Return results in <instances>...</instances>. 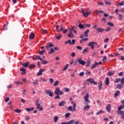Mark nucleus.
<instances>
[{"label": "nucleus", "instance_id": "aec40b11", "mask_svg": "<svg viewBox=\"0 0 124 124\" xmlns=\"http://www.w3.org/2000/svg\"><path fill=\"white\" fill-rule=\"evenodd\" d=\"M110 83V81H109V78L107 77L106 78V81H105V84L107 85V86H108L109 84Z\"/></svg>", "mask_w": 124, "mask_h": 124}, {"label": "nucleus", "instance_id": "ddd939ff", "mask_svg": "<svg viewBox=\"0 0 124 124\" xmlns=\"http://www.w3.org/2000/svg\"><path fill=\"white\" fill-rule=\"evenodd\" d=\"M96 30V31H97L98 32H101V33L103 32L104 31H105L104 29L101 28H98Z\"/></svg>", "mask_w": 124, "mask_h": 124}, {"label": "nucleus", "instance_id": "423d86ee", "mask_svg": "<svg viewBox=\"0 0 124 124\" xmlns=\"http://www.w3.org/2000/svg\"><path fill=\"white\" fill-rule=\"evenodd\" d=\"M46 94H48L49 96L51 97H53V94H54V93L51 91V90H46Z\"/></svg>", "mask_w": 124, "mask_h": 124}, {"label": "nucleus", "instance_id": "cd10ccee", "mask_svg": "<svg viewBox=\"0 0 124 124\" xmlns=\"http://www.w3.org/2000/svg\"><path fill=\"white\" fill-rule=\"evenodd\" d=\"M65 103V101H62L59 104V105L60 106H64Z\"/></svg>", "mask_w": 124, "mask_h": 124}, {"label": "nucleus", "instance_id": "9d476101", "mask_svg": "<svg viewBox=\"0 0 124 124\" xmlns=\"http://www.w3.org/2000/svg\"><path fill=\"white\" fill-rule=\"evenodd\" d=\"M117 114H118V115H121V118L122 119H124V111H119V112H117Z\"/></svg>", "mask_w": 124, "mask_h": 124}, {"label": "nucleus", "instance_id": "a19ab883", "mask_svg": "<svg viewBox=\"0 0 124 124\" xmlns=\"http://www.w3.org/2000/svg\"><path fill=\"white\" fill-rule=\"evenodd\" d=\"M54 52H55V50L53 48H50V51L48 52V53L49 54H53V53H54Z\"/></svg>", "mask_w": 124, "mask_h": 124}, {"label": "nucleus", "instance_id": "774afa93", "mask_svg": "<svg viewBox=\"0 0 124 124\" xmlns=\"http://www.w3.org/2000/svg\"><path fill=\"white\" fill-rule=\"evenodd\" d=\"M77 49H78V50H82V47H81L80 46H77Z\"/></svg>", "mask_w": 124, "mask_h": 124}, {"label": "nucleus", "instance_id": "6e6d98bb", "mask_svg": "<svg viewBox=\"0 0 124 124\" xmlns=\"http://www.w3.org/2000/svg\"><path fill=\"white\" fill-rule=\"evenodd\" d=\"M120 81H121V78H116L114 81V83H119Z\"/></svg>", "mask_w": 124, "mask_h": 124}, {"label": "nucleus", "instance_id": "c03bdc74", "mask_svg": "<svg viewBox=\"0 0 124 124\" xmlns=\"http://www.w3.org/2000/svg\"><path fill=\"white\" fill-rule=\"evenodd\" d=\"M118 5H119V6H123L124 5V1L121 2L120 3L118 4Z\"/></svg>", "mask_w": 124, "mask_h": 124}, {"label": "nucleus", "instance_id": "13d9d810", "mask_svg": "<svg viewBox=\"0 0 124 124\" xmlns=\"http://www.w3.org/2000/svg\"><path fill=\"white\" fill-rule=\"evenodd\" d=\"M107 61V57L106 56H104L102 60V62H106Z\"/></svg>", "mask_w": 124, "mask_h": 124}, {"label": "nucleus", "instance_id": "ea45409f", "mask_svg": "<svg viewBox=\"0 0 124 124\" xmlns=\"http://www.w3.org/2000/svg\"><path fill=\"white\" fill-rule=\"evenodd\" d=\"M44 53H45V50H44V49H42V51H39V55H43V54H44Z\"/></svg>", "mask_w": 124, "mask_h": 124}, {"label": "nucleus", "instance_id": "de8ad7c7", "mask_svg": "<svg viewBox=\"0 0 124 124\" xmlns=\"http://www.w3.org/2000/svg\"><path fill=\"white\" fill-rule=\"evenodd\" d=\"M15 112H16V113H21V109L19 108L15 109Z\"/></svg>", "mask_w": 124, "mask_h": 124}, {"label": "nucleus", "instance_id": "603ef678", "mask_svg": "<svg viewBox=\"0 0 124 124\" xmlns=\"http://www.w3.org/2000/svg\"><path fill=\"white\" fill-rule=\"evenodd\" d=\"M95 67H96V64L95 63L93 64L92 66L91 67V69H93V68H95Z\"/></svg>", "mask_w": 124, "mask_h": 124}, {"label": "nucleus", "instance_id": "39448f33", "mask_svg": "<svg viewBox=\"0 0 124 124\" xmlns=\"http://www.w3.org/2000/svg\"><path fill=\"white\" fill-rule=\"evenodd\" d=\"M54 47V45L52 44L51 42H49L47 44L46 46V49H50V48H53Z\"/></svg>", "mask_w": 124, "mask_h": 124}, {"label": "nucleus", "instance_id": "338daca9", "mask_svg": "<svg viewBox=\"0 0 124 124\" xmlns=\"http://www.w3.org/2000/svg\"><path fill=\"white\" fill-rule=\"evenodd\" d=\"M120 81L121 84H124V78H122Z\"/></svg>", "mask_w": 124, "mask_h": 124}, {"label": "nucleus", "instance_id": "6e6552de", "mask_svg": "<svg viewBox=\"0 0 124 124\" xmlns=\"http://www.w3.org/2000/svg\"><path fill=\"white\" fill-rule=\"evenodd\" d=\"M68 30L70 31H74V33H77V31H76L77 29L76 27H73L71 28H69Z\"/></svg>", "mask_w": 124, "mask_h": 124}, {"label": "nucleus", "instance_id": "5fc2aeb1", "mask_svg": "<svg viewBox=\"0 0 124 124\" xmlns=\"http://www.w3.org/2000/svg\"><path fill=\"white\" fill-rule=\"evenodd\" d=\"M49 83L50 84H53V83H54V79H53V78H49Z\"/></svg>", "mask_w": 124, "mask_h": 124}, {"label": "nucleus", "instance_id": "bf43d9fd", "mask_svg": "<svg viewBox=\"0 0 124 124\" xmlns=\"http://www.w3.org/2000/svg\"><path fill=\"white\" fill-rule=\"evenodd\" d=\"M108 41H109V38H106L104 40V42L105 43H107V42H108Z\"/></svg>", "mask_w": 124, "mask_h": 124}, {"label": "nucleus", "instance_id": "0eeeda50", "mask_svg": "<svg viewBox=\"0 0 124 124\" xmlns=\"http://www.w3.org/2000/svg\"><path fill=\"white\" fill-rule=\"evenodd\" d=\"M78 62L79 64H81L82 65H85L86 63V62L81 59H78Z\"/></svg>", "mask_w": 124, "mask_h": 124}, {"label": "nucleus", "instance_id": "8fccbe9b", "mask_svg": "<svg viewBox=\"0 0 124 124\" xmlns=\"http://www.w3.org/2000/svg\"><path fill=\"white\" fill-rule=\"evenodd\" d=\"M90 64H91V61H88L87 62V64L86 65V67H89V66H90Z\"/></svg>", "mask_w": 124, "mask_h": 124}, {"label": "nucleus", "instance_id": "864d4df0", "mask_svg": "<svg viewBox=\"0 0 124 124\" xmlns=\"http://www.w3.org/2000/svg\"><path fill=\"white\" fill-rule=\"evenodd\" d=\"M102 113H103V110H101L98 111L96 114V115H99V114H102Z\"/></svg>", "mask_w": 124, "mask_h": 124}, {"label": "nucleus", "instance_id": "e2e57ef3", "mask_svg": "<svg viewBox=\"0 0 124 124\" xmlns=\"http://www.w3.org/2000/svg\"><path fill=\"white\" fill-rule=\"evenodd\" d=\"M118 15L119 16V20L123 19V16L121 14H119Z\"/></svg>", "mask_w": 124, "mask_h": 124}, {"label": "nucleus", "instance_id": "680f3d73", "mask_svg": "<svg viewBox=\"0 0 124 124\" xmlns=\"http://www.w3.org/2000/svg\"><path fill=\"white\" fill-rule=\"evenodd\" d=\"M95 63L96 64V65H99V64H101V63H102V62H95Z\"/></svg>", "mask_w": 124, "mask_h": 124}, {"label": "nucleus", "instance_id": "c85d7f7f", "mask_svg": "<svg viewBox=\"0 0 124 124\" xmlns=\"http://www.w3.org/2000/svg\"><path fill=\"white\" fill-rule=\"evenodd\" d=\"M116 88L119 89H122V88H124V85L122 84H117Z\"/></svg>", "mask_w": 124, "mask_h": 124}, {"label": "nucleus", "instance_id": "bb28decb", "mask_svg": "<svg viewBox=\"0 0 124 124\" xmlns=\"http://www.w3.org/2000/svg\"><path fill=\"white\" fill-rule=\"evenodd\" d=\"M83 15L84 17H85V18H87V17H88V16H89V12L84 13L83 14Z\"/></svg>", "mask_w": 124, "mask_h": 124}, {"label": "nucleus", "instance_id": "f03ea898", "mask_svg": "<svg viewBox=\"0 0 124 124\" xmlns=\"http://www.w3.org/2000/svg\"><path fill=\"white\" fill-rule=\"evenodd\" d=\"M87 81L90 83V84H93V85H97V82L94 81L93 78H88L87 79Z\"/></svg>", "mask_w": 124, "mask_h": 124}, {"label": "nucleus", "instance_id": "4be33fe9", "mask_svg": "<svg viewBox=\"0 0 124 124\" xmlns=\"http://www.w3.org/2000/svg\"><path fill=\"white\" fill-rule=\"evenodd\" d=\"M124 108H123V106H120L118 108V111L117 113H119V112H122V111L121 110H123Z\"/></svg>", "mask_w": 124, "mask_h": 124}, {"label": "nucleus", "instance_id": "6ab92c4d", "mask_svg": "<svg viewBox=\"0 0 124 124\" xmlns=\"http://www.w3.org/2000/svg\"><path fill=\"white\" fill-rule=\"evenodd\" d=\"M26 111H27V112H31V111L34 110V108H27L26 109Z\"/></svg>", "mask_w": 124, "mask_h": 124}, {"label": "nucleus", "instance_id": "f3484780", "mask_svg": "<svg viewBox=\"0 0 124 124\" xmlns=\"http://www.w3.org/2000/svg\"><path fill=\"white\" fill-rule=\"evenodd\" d=\"M68 37L71 38L72 37H74V34L72 33V31H70L68 34Z\"/></svg>", "mask_w": 124, "mask_h": 124}, {"label": "nucleus", "instance_id": "2eb2a0df", "mask_svg": "<svg viewBox=\"0 0 124 124\" xmlns=\"http://www.w3.org/2000/svg\"><path fill=\"white\" fill-rule=\"evenodd\" d=\"M21 65L24 66V67H28L29 65H30V62H26L24 63H21Z\"/></svg>", "mask_w": 124, "mask_h": 124}, {"label": "nucleus", "instance_id": "69168bd1", "mask_svg": "<svg viewBox=\"0 0 124 124\" xmlns=\"http://www.w3.org/2000/svg\"><path fill=\"white\" fill-rule=\"evenodd\" d=\"M84 27H86L87 28H91V25L86 24L84 25Z\"/></svg>", "mask_w": 124, "mask_h": 124}, {"label": "nucleus", "instance_id": "58836bf2", "mask_svg": "<svg viewBox=\"0 0 124 124\" xmlns=\"http://www.w3.org/2000/svg\"><path fill=\"white\" fill-rule=\"evenodd\" d=\"M58 120H59V117L58 116H55L54 118V123H57L58 122Z\"/></svg>", "mask_w": 124, "mask_h": 124}, {"label": "nucleus", "instance_id": "2f4dec72", "mask_svg": "<svg viewBox=\"0 0 124 124\" xmlns=\"http://www.w3.org/2000/svg\"><path fill=\"white\" fill-rule=\"evenodd\" d=\"M68 66H69V64H67L63 68L62 71H64L65 70H66V69L68 68Z\"/></svg>", "mask_w": 124, "mask_h": 124}, {"label": "nucleus", "instance_id": "7ed1b4c3", "mask_svg": "<svg viewBox=\"0 0 124 124\" xmlns=\"http://www.w3.org/2000/svg\"><path fill=\"white\" fill-rule=\"evenodd\" d=\"M94 44L95 45H97V43L94 42H90L88 44V46H90V47H91V48L92 49V50H93L94 49V48L93 47V46H94Z\"/></svg>", "mask_w": 124, "mask_h": 124}, {"label": "nucleus", "instance_id": "09e8293b", "mask_svg": "<svg viewBox=\"0 0 124 124\" xmlns=\"http://www.w3.org/2000/svg\"><path fill=\"white\" fill-rule=\"evenodd\" d=\"M108 26H110V27H114V26H115L112 22H108Z\"/></svg>", "mask_w": 124, "mask_h": 124}, {"label": "nucleus", "instance_id": "dca6fc26", "mask_svg": "<svg viewBox=\"0 0 124 124\" xmlns=\"http://www.w3.org/2000/svg\"><path fill=\"white\" fill-rule=\"evenodd\" d=\"M34 36H35L34 33L31 32L29 35V38L31 40L33 39V38H34Z\"/></svg>", "mask_w": 124, "mask_h": 124}, {"label": "nucleus", "instance_id": "4c0bfd02", "mask_svg": "<svg viewBox=\"0 0 124 124\" xmlns=\"http://www.w3.org/2000/svg\"><path fill=\"white\" fill-rule=\"evenodd\" d=\"M34 67H35V65H34V64H31L29 66L30 69H32V68H34Z\"/></svg>", "mask_w": 124, "mask_h": 124}, {"label": "nucleus", "instance_id": "49530a36", "mask_svg": "<svg viewBox=\"0 0 124 124\" xmlns=\"http://www.w3.org/2000/svg\"><path fill=\"white\" fill-rule=\"evenodd\" d=\"M110 31H111V27H108L106 30H105V31L107 32Z\"/></svg>", "mask_w": 124, "mask_h": 124}, {"label": "nucleus", "instance_id": "e433bc0d", "mask_svg": "<svg viewBox=\"0 0 124 124\" xmlns=\"http://www.w3.org/2000/svg\"><path fill=\"white\" fill-rule=\"evenodd\" d=\"M68 43L70 45H72V43H71V40H68V41H67L65 42V44H67Z\"/></svg>", "mask_w": 124, "mask_h": 124}, {"label": "nucleus", "instance_id": "f8f14e48", "mask_svg": "<svg viewBox=\"0 0 124 124\" xmlns=\"http://www.w3.org/2000/svg\"><path fill=\"white\" fill-rule=\"evenodd\" d=\"M36 105L37 106V109H39L40 111H42L43 110V107H40V104H37Z\"/></svg>", "mask_w": 124, "mask_h": 124}, {"label": "nucleus", "instance_id": "393cba45", "mask_svg": "<svg viewBox=\"0 0 124 124\" xmlns=\"http://www.w3.org/2000/svg\"><path fill=\"white\" fill-rule=\"evenodd\" d=\"M72 104L73 105V109L74 111H76V103L74 102H72Z\"/></svg>", "mask_w": 124, "mask_h": 124}, {"label": "nucleus", "instance_id": "052dcab7", "mask_svg": "<svg viewBox=\"0 0 124 124\" xmlns=\"http://www.w3.org/2000/svg\"><path fill=\"white\" fill-rule=\"evenodd\" d=\"M97 4H98L99 5H102V6L104 5V3L102 2H97Z\"/></svg>", "mask_w": 124, "mask_h": 124}, {"label": "nucleus", "instance_id": "c756f323", "mask_svg": "<svg viewBox=\"0 0 124 124\" xmlns=\"http://www.w3.org/2000/svg\"><path fill=\"white\" fill-rule=\"evenodd\" d=\"M78 28H79V29H85V25H83V24H79L78 25Z\"/></svg>", "mask_w": 124, "mask_h": 124}, {"label": "nucleus", "instance_id": "f257e3e1", "mask_svg": "<svg viewBox=\"0 0 124 124\" xmlns=\"http://www.w3.org/2000/svg\"><path fill=\"white\" fill-rule=\"evenodd\" d=\"M54 93L56 94V95H62L64 93L63 92L61 91L60 88H56L54 91Z\"/></svg>", "mask_w": 124, "mask_h": 124}, {"label": "nucleus", "instance_id": "4d7b16f0", "mask_svg": "<svg viewBox=\"0 0 124 124\" xmlns=\"http://www.w3.org/2000/svg\"><path fill=\"white\" fill-rule=\"evenodd\" d=\"M42 63L43 64H47V63H48V61H47L46 60H44L42 61Z\"/></svg>", "mask_w": 124, "mask_h": 124}, {"label": "nucleus", "instance_id": "a18cd8bd", "mask_svg": "<svg viewBox=\"0 0 124 124\" xmlns=\"http://www.w3.org/2000/svg\"><path fill=\"white\" fill-rule=\"evenodd\" d=\"M104 1H105V4H107L108 5H109L111 4V2H109V1H107L106 0H104Z\"/></svg>", "mask_w": 124, "mask_h": 124}, {"label": "nucleus", "instance_id": "412c9836", "mask_svg": "<svg viewBox=\"0 0 124 124\" xmlns=\"http://www.w3.org/2000/svg\"><path fill=\"white\" fill-rule=\"evenodd\" d=\"M90 32V30H87L84 31V34L85 36V37H88V33Z\"/></svg>", "mask_w": 124, "mask_h": 124}, {"label": "nucleus", "instance_id": "3c124183", "mask_svg": "<svg viewBox=\"0 0 124 124\" xmlns=\"http://www.w3.org/2000/svg\"><path fill=\"white\" fill-rule=\"evenodd\" d=\"M62 34H60V35H59L58 36H56V38H57V39H58V40H60L61 38H62Z\"/></svg>", "mask_w": 124, "mask_h": 124}, {"label": "nucleus", "instance_id": "a211bd4d", "mask_svg": "<svg viewBox=\"0 0 124 124\" xmlns=\"http://www.w3.org/2000/svg\"><path fill=\"white\" fill-rule=\"evenodd\" d=\"M95 13H96V14H99V13H100L101 14H103V13H105V12L103 11H101V10H96L95 11Z\"/></svg>", "mask_w": 124, "mask_h": 124}, {"label": "nucleus", "instance_id": "72a5a7b5", "mask_svg": "<svg viewBox=\"0 0 124 124\" xmlns=\"http://www.w3.org/2000/svg\"><path fill=\"white\" fill-rule=\"evenodd\" d=\"M32 84H33V85H37L39 84L38 81L37 80H35L32 82Z\"/></svg>", "mask_w": 124, "mask_h": 124}, {"label": "nucleus", "instance_id": "a878e982", "mask_svg": "<svg viewBox=\"0 0 124 124\" xmlns=\"http://www.w3.org/2000/svg\"><path fill=\"white\" fill-rule=\"evenodd\" d=\"M90 106L89 105H87L86 106H84V110H85V111H88L89 109H90Z\"/></svg>", "mask_w": 124, "mask_h": 124}, {"label": "nucleus", "instance_id": "0e129e2a", "mask_svg": "<svg viewBox=\"0 0 124 124\" xmlns=\"http://www.w3.org/2000/svg\"><path fill=\"white\" fill-rule=\"evenodd\" d=\"M85 74L86 75H91V72H89L88 71H86Z\"/></svg>", "mask_w": 124, "mask_h": 124}, {"label": "nucleus", "instance_id": "f704fd0d", "mask_svg": "<svg viewBox=\"0 0 124 124\" xmlns=\"http://www.w3.org/2000/svg\"><path fill=\"white\" fill-rule=\"evenodd\" d=\"M16 85H22L23 83L22 81H17L15 82Z\"/></svg>", "mask_w": 124, "mask_h": 124}, {"label": "nucleus", "instance_id": "5701e85b", "mask_svg": "<svg viewBox=\"0 0 124 124\" xmlns=\"http://www.w3.org/2000/svg\"><path fill=\"white\" fill-rule=\"evenodd\" d=\"M42 72H43V70H42V69H40L39 71V72L37 73V76H40L42 75Z\"/></svg>", "mask_w": 124, "mask_h": 124}, {"label": "nucleus", "instance_id": "7c9ffc66", "mask_svg": "<svg viewBox=\"0 0 124 124\" xmlns=\"http://www.w3.org/2000/svg\"><path fill=\"white\" fill-rule=\"evenodd\" d=\"M119 94H120V91H116L114 94V97H117Z\"/></svg>", "mask_w": 124, "mask_h": 124}, {"label": "nucleus", "instance_id": "9b49d317", "mask_svg": "<svg viewBox=\"0 0 124 124\" xmlns=\"http://www.w3.org/2000/svg\"><path fill=\"white\" fill-rule=\"evenodd\" d=\"M106 109L107 112H108V113H110V111H111V105L108 104L106 107Z\"/></svg>", "mask_w": 124, "mask_h": 124}, {"label": "nucleus", "instance_id": "37998d69", "mask_svg": "<svg viewBox=\"0 0 124 124\" xmlns=\"http://www.w3.org/2000/svg\"><path fill=\"white\" fill-rule=\"evenodd\" d=\"M59 84V81L56 80L54 84H53L54 87H57L58 85Z\"/></svg>", "mask_w": 124, "mask_h": 124}, {"label": "nucleus", "instance_id": "473e14b6", "mask_svg": "<svg viewBox=\"0 0 124 124\" xmlns=\"http://www.w3.org/2000/svg\"><path fill=\"white\" fill-rule=\"evenodd\" d=\"M70 117V113L67 112L65 114V117L66 119H67Z\"/></svg>", "mask_w": 124, "mask_h": 124}, {"label": "nucleus", "instance_id": "1a4fd4ad", "mask_svg": "<svg viewBox=\"0 0 124 124\" xmlns=\"http://www.w3.org/2000/svg\"><path fill=\"white\" fill-rule=\"evenodd\" d=\"M20 71H21V75H24L27 73V71H26V69L24 67H22L20 69Z\"/></svg>", "mask_w": 124, "mask_h": 124}, {"label": "nucleus", "instance_id": "c9c22d12", "mask_svg": "<svg viewBox=\"0 0 124 124\" xmlns=\"http://www.w3.org/2000/svg\"><path fill=\"white\" fill-rule=\"evenodd\" d=\"M68 110H69V111H71V112H74V109H73V108L72 109V106H69L68 108H67Z\"/></svg>", "mask_w": 124, "mask_h": 124}, {"label": "nucleus", "instance_id": "b1692460", "mask_svg": "<svg viewBox=\"0 0 124 124\" xmlns=\"http://www.w3.org/2000/svg\"><path fill=\"white\" fill-rule=\"evenodd\" d=\"M114 74H115V72L109 71L108 72V76H112V75H114Z\"/></svg>", "mask_w": 124, "mask_h": 124}, {"label": "nucleus", "instance_id": "20e7f679", "mask_svg": "<svg viewBox=\"0 0 124 124\" xmlns=\"http://www.w3.org/2000/svg\"><path fill=\"white\" fill-rule=\"evenodd\" d=\"M84 100L85 103H90V101L89 100V93H87L84 96Z\"/></svg>", "mask_w": 124, "mask_h": 124}, {"label": "nucleus", "instance_id": "79ce46f5", "mask_svg": "<svg viewBox=\"0 0 124 124\" xmlns=\"http://www.w3.org/2000/svg\"><path fill=\"white\" fill-rule=\"evenodd\" d=\"M74 123H75V120H70L69 122H68V124H74Z\"/></svg>", "mask_w": 124, "mask_h": 124}, {"label": "nucleus", "instance_id": "4468645a", "mask_svg": "<svg viewBox=\"0 0 124 124\" xmlns=\"http://www.w3.org/2000/svg\"><path fill=\"white\" fill-rule=\"evenodd\" d=\"M98 90L101 91L102 90V82L99 81L98 84Z\"/></svg>", "mask_w": 124, "mask_h": 124}]
</instances>
